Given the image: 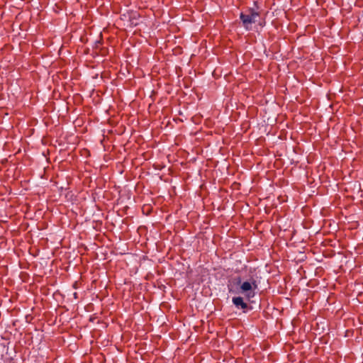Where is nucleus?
Masks as SVG:
<instances>
[{"label":"nucleus","mask_w":363,"mask_h":363,"mask_svg":"<svg viewBox=\"0 0 363 363\" xmlns=\"http://www.w3.org/2000/svg\"><path fill=\"white\" fill-rule=\"evenodd\" d=\"M261 11L258 2L255 1L254 7L247 8L245 11L240 13V20L246 30H251L253 23H257L260 28L266 26L265 17L261 18Z\"/></svg>","instance_id":"f257e3e1"},{"label":"nucleus","mask_w":363,"mask_h":363,"mask_svg":"<svg viewBox=\"0 0 363 363\" xmlns=\"http://www.w3.org/2000/svg\"><path fill=\"white\" fill-rule=\"evenodd\" d=\"M234 283L238 288V293L243 294L247 300H250L256 294L257 284L255 279L250 278L247 281H242L241 277L234 279Z\"/></svg>","instance_id":"f03ea898"},{"label":"nucleus","mask_w":363,"mask_h":363,"mask_svg":"<svg viewBox=\"0 0 363 363\" xmlns=\"http://www.w3.org/2000/svg\"><path fill=\"white\" fill-rule=\"evenodd\" d=\"M233 304L238 308L246 309L247 307V303L244 301L243 298L240 296L233 297L232 299Z\"/></svg>","instance_id":"7ed1b4c3"},{"label":"nucleus","mask_w":363,"mask_h":363,"mask_svg":"<svg viewBox=\"0 0 363 363\" xmlns=\"http://www.w3.org/2000/svg\"><path fill=\"white\" fill-rule=\"evenodd\" d=\"M81 155L84 157H89L90 152L87 149H83L81 150Z\"/></svg>","instance_id":"20e7f679"},{"label":"nucleus","mask_w":363,"mask_h":363,"mask_svg":"<svg viewBox=\"0 0 363 363\" xmlns=\"http://www.w3.org/2000/svg\"><path fill=\"white\" fill-rule=\"evenodd\" d=\"M140 16L139 14L136 13H133V16L130 17V18H133V19H136L137 18H138Z\"/></svg>","instance_id":"39448f33"},{"label":"nucleus","mask_w":363,"mask_h":363,"mask_svg":"<svg viewBox=\"0 0 363 363\" xmlns=\"http://www.w3.org/2000/svg\"><path fill=\"white\" fill-rule=\"evenodd\" d=\"M154 166L155 167L156 169H161L162 167H160V166L159 164H154Z\"/></svg>","instance_id":"423d86ee"}]
</instances>
